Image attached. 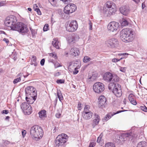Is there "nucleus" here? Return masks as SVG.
<instances>
[{"label":"nucleus","mask_w":147,"mask_h":147,"mask_svg":"<svg viewBox=\"0 0 147 147\" xmlns=\"http://www.w3.org/2000/svg\"><path fill=\"white\" fill-rule=\"evenodd\" d=\"M120 38L123 42H131L134 39L135 35L134 32L128 28L123 29L120 32Z\"/></svg>","instance_id":"f257e3e1"},{"label":"nucleus","mask_w":147,"mask_h":147,"mask_svg":"<svg viewBox=\"0 0 147 147\" xmlns=\"http://www.w3.org/2000/svg\"><path fill=\"white\" fill-rule=\"evenodd\" d=\"M30 134L33 139L38 140L42 136L43 131L41 127L38 125H34L30 128Z\"/></svg>","instance_id":"f03ea898"},{"label":"nucleus","mask_w":147,"mask_h":147,"mask_svg":"<svg viewBox=\"0 0 147 147\" xmlns=\"http://www.w3.org/2000/svg\"><path fill=\"white\" fill-rule=\"evenodd\" d=\"M109 89L112 90L113 93L117 97H120L122 94L121 86L118 84L110 83L108 86Z\"/></svg>","instance_id":"7ed1b4c3"},{"label":"nucleus","mask_w":147,"mask_h":147,"mask_svg":"<svg viewBox=\"0 0 147 147\" xmlns=\"http://www.w3.org/2000/svg\"><path fill=\"white\" fill-rule=\"evenodd\" d=\"M67 135L65 134H61L58 135L55 140L56 147H64V144L66 142Z\"/></svg>","instance_id":"20e7f679"},{"label":"nucleus","mask_w":147,"mask_h":147,"mask_svg":"<svg viewBox=\"0 0 147 147\" xmlns=\"http://www.w3.org/2000/svg\"><path fill=\"white\" fill-rule=\"evenodd\" d=\"M13 29L21 33L22 34L27 33L28 30L27 26L22 22L17 23L14 26H12Z\"/></svg>","instance_id":"39448f33"},{"label":"nucleus","mask_w":147,"mask_h":147,"mask_svg":"<svg viewBox=\"0 0 147 147\" xmlns=\"http://www.w3.org/2000/svg\"><path fill=\"white\" fill-rule=\"evenodd\" d=\"M78 28L77 22L76 20L68 21L66 25V29L67 31L70 32L75 31Z\"/></svg>","instance_id":"423d86ee"},{"label":"nucleus","mask_w":147,"mask_h":147,"mask_svg":"<svg viewBox=\"0 0 147 147\" xmlns=\"http://www.w3.org/2000/svg\"><path fill=\"white\" fill-rule=\"evenodd\" d=\"M17 20L16 17L12 16L6 18L5 21V24L7 27H10L13 29L12 26H14L16 25Z\"/></svg>","instance_id":"0eeeda50"},{"label":"nucleus","mask_w":147,"mask_h":147,"mask_svg":"<svg viewBox=\"0 0 147 147\" xmlns=\"http://www.w3.org/2000/svg\"><path fill=\"white\" fill-rule=\"evenodd\" d=\"M105 44L109 47L115 48L118 46V41L117 39L114 38H111L105 41Z\"/></svg>","instance_id":"6e6552de"},{"label":"nucleus","mask_w":147,"mask_h":147,"mask_svg":"<svg viewBox=\"0 0 147 147\" xmlns=\"http://www.w3.org/2000/svg\"><path fill=\"white\" fill-rule=\"evenodd\" d=\"M93 89L94 92L97 93H100L105 89L104 84L100 82L95 83L93 85Z\"/></svg>","instance_id":"1a4fd4ad"},{"label":"nucleus","mask_w":147,"mask_h":147,"mask_svg":"<svg viewBox=\"0 0 147 147\" xmlns=\"http://www.w3.org/2000/svg\"><path fill=\"white\" fill-rule=\"evenodd\" d=\"M26 96L30 97L31 96H37V94L35 89L33 87H27L25 89Z\"/></svg>","instance_id":"9d476101"},{"label":"nucleus","mask_w":147,"mask_h":147,"mask_svg":"<svg viewBox=\"0 0 147 147\" xmlns=\"http://www.w3.org/2000/svg\"><path fill=\"white\" fill-rule=\"evenodd\" d=\"M21 108L23 111L26 112L28 115L30 114L32 112V108L27 102H24L22 103L21 105Z\"/></svg>","instance_id":"9b49d317"},{"label":"nucleus","mask_w":147,"mask_h":147,"mask_svg":"<svg viewBox=\"0 0 147 147\" xmlns=\"http://www.w3.org/2000/svg\"><path fill=\"white\" fill-rule=\"evenodd\" d=\"M119 26L118 23L115 22H112L109 24L107 26L108 30L111 32H115Z\"/></svg>","instance_id":"f8f14e48"},{"label":"nucleus","mask_w":147,"mask_h":147,"mask_svg":"<svg viewBox=\"0 0 147 147\" xmlns=\"http://www.w3.org/2000/svg\"><path fill=\"white\" fill-rule=\"evenodd\" d=\"M76 9V7L74 4H67L64 8V12L66 14L71 13L75 11Z\"/></svg>","instance_id":"ddd939ff"},{"label":"nucleus","mask_w":147,"mask_h":147,"mask_svg":"<svg viewBox=\"0 0 147 147\" xmlns=\"http://www.w3.org/2000/svg\"><path fill=\"white\" fill-rule=\"evenodd\" d=\"M131 137L130 134L127 133L122 134L121 136H117L116 141L121 144H122L125 141V138L128 137L129 138Z\"/></svg>","instance_id":"4468645a"},{"label":"nucleus","mask_w":147,"mask_h":147,"mask_svg":"<svg viewBox=\"0 0 147 147\" xmlns=\"http://www.w3.org/2000/svg\"><path fill=\"white\" fill-rule=\"evenodd\" d=\"M98 106L102 108L106 105V98L103 95L100 96L99 98Z\"/></svg>","instance_id":"2eb2a0df"},{"label":"nucleus","mask_w":147,"mask_h":147,"mask_svg":"<svg viewBox=\"0 0 147 147\" xmlns=\"http://www.w3.org/2000/svg\"><path fill=\"white\" fill-rule=\"evenodd\" d=\"M69 53L72 56L76 57L80 54V52L78 48L74 47L70 49Z\"/></svg>","instance_id":"dca6fc26"},{"label":"nucleus","mask_w":147,"mask_h":147,"mask_svg":"<svg viewBox=\"0 0 147 147\" xmlns=\"http://www.w3.org/2000/svg\"><path fill=\"white\" fill-rule=\"evenodd\" d=\"M104 7L115 10L116 8V7L115 4L112 1H107L106 3L105 4Z\"/></svg>","instance_id":"f3484780"},{"label":"nucleus","mask_w":147,"mask_h":147,"mask_svg":"<svg viewBox=\"0 0 147 147\" xmlns=\"http://www.w3.org/2000/svg\"><path fill=\"white\" fill-rule=\"evenodd\" d=\"M123 111H117L116 112H110L108 113L105 116V117H104L103 120L107 121V120L110 119L114 115H115L119 113L123 112Z\"/></svg>","instance_id":"a211bd4d"},{"label":"nucleus","mask_w":147,"mask_h":147,"mask_svg":"<svg viewBox=\"0 0 147 147\" xmlns=\"http://www.w3.org/2000/svg\"><path fill=\"white\" fill-rule=\"evenodd\" d=\"M121 13L123 15L127 16L129 12V10L128 7L123 6L120 8Z\"/></svg>","instance_id":"6ab92c4d"},{"label":"nucleus","mask_w":147,"mask_h":147,"mask_svg":"<svg viewBox=\"0 0 147 147\" xmlns=\"http://www.w3.org/2000/svg\"><path fill=\"white\" fill-rule=\"evenodd\" d=\"M112 74L108 72L103 75V78L104 80L107 82H110L112 81Z\"/></svg>","instance_id":"aec40b11"},{"label":"nucleus","mask_w":147,"mask_h":147,"mask_svg":"<svg viewBox=\"0 0 147 147\" xmlns=\"http://www.w3.org/2000/svg\"><path fill=\"white\" fill-rule=\"evenodd\" d=\"M98 74L96 73L93 72L91 75H89L87 78L88 81H93L96 79L97 78Z\"/></svg>","instance_id":"412c9836"},{"label":"nucleus","mask_w":147,"mask_h":147,"mask_svg":"<svg viewBox=\"0 0 147 147\" xmlns=\"http://www.w3.org/2000/svg\"><path fill=\"white\" fill-rule=\"evenodd\" d=\"M93 115V113L92 112L86 113L83 112L82 116L83 118L86 120H89L91 118Z\"/></svg>","instance_id":"4be33fe9"},{"label":"nucleus","mask_w":147,"mask_h":147,"mask_svg":"<svg viewBox=\"0 0 147 147\" xmlns=\"http://www.w3.org/2000/svg\"><path fill=\"white\" fill-rule=\"evenodd\" d=\"M115 10L111 9H108V8L103 7V11L104 14L105 16H109L114 12Z\"/></svg>","instance_id":"5701e85b"},{"label":"nucleus","mask_w":147,"mask_h":147,"mask_svg":"<svg viewBox=\"0 0 147 147\" xmlns=\"http://www.w3.org/2000/svg\"><path fill=\"white\" fill-rule=\"evenodd\" d=\"M26 96V99L29 104H32L36 99L37 96H31L30 97Z\"/></svg>","instance_id":"b1692460"},{"label":"nucleus","mask_w":147,"mask_h":147,"mask_svg":"<svg viewBox=\"0 0 147 147\" xmlns=\"http://www.w3.org/2000/svg\"><path fill=\"white\" fill-rule=\"evenodd\" d=\"M72 65L73 67H76L74 68L76 69H79L81 66V63L79 61H77L74 62L70 64L69 65V67H70Z\"/></svg>","instance_id":"393cba45"},{"label":"nucleus","mask_w":147,"mask_h":147,"mask_svg":"<svg viewBox=\"0 0 147 147\" xmlns=\"http://www.w3.org/2000/svg\"><path fill=\"white\" fill-rule=\"evenodd\" d=\"M78 38V36H70L68 38V41L69 43H74L77 40Z\"/></svg>","instance_id":"a878e982"},{"label":"nucleus","mask_w":147,"mask_h":147,"mask_svg":"<svg viewBox=\"0 0 147 147\" xmlns=\"http://www.w3.org/2000/svg\"><path fill=\"white\" fill-rule=\"evenodd\" d=\"M135 96L132 94H130L128 96V99L130 102L134 105L137 104V102L135 99Z\"/></svg>","instance_id":"bb28decb"},{"label":"nucleus","mask_w":147,"mask_h":147,"mask_svg":"<svg viewBox=\"0 0 147 147\" xmlns=\"http://www.w3.org/2000/svg\"><path fill=\"white\" fill-rule=\"evenodd\" d=\"M52 45L56 49H59L60 44L58 39L56 38H54L52 41Z\"/></svg>","instance_id":"cd10ccee"},{"label":"nucleus","mask_w":147,"mask_h":147,"mask_svg":"<svg viewBox=\"0 0 147 147\" xmlns=\"http://www.w3.org/2000/svg\"><path fill=\"white\" fill-rule=\"evenodd\" d=\"M23 76H24V78H25L27 77V76H23V74L21 73L19 74L17 76V78L14 80L13 81V83L14 84H15L18 82H20L21 80V78Z\"/></svg>","instance_id":"c85d7f7f"},{"label":"nucleus","mask_w":147,"mask_h":147,"mask_svg":"<svg viewBox=\"0 0 147 147\" xmlns=\"http://www.w3.org/2000/svg\"><path fill=\"white\" fill-rule=\"evenodd\" d=\"M119 80V77L115 74H112V81H111L112 83H115V82H117Z\"/></svg>","instance_id":"c756f323"},{"label":"nucleus","mask_w":147,"mask_h":147,"mask_svg":"<svg viewBox=\"0 0 147 147\" xmlns=\"http://www.w3.org/2000/svg\"><path fill=\"white\" fill-rule=\"evenodd\" d=\"M39 115V117L41 118H42L45 117H46V111L44 110H42L38 113Z\"/></svg>","instance_id":"7c9ffc66"},{"label":"nucleus","mask_w":147,"mask_h":147,"mask_svg":"<svg viewBox=\"0 0 147 147\" xmlns=\"http://www.w3.org/2000/svg\"><path fill=\"white\" fill-rule=\"evenodd\" d=\"M147 144L145 141L139 142L138 144L137 147H147Z\"/></svg>","instance_id":"2f4dec72"},{"label":"nucleus","mask_w":147,"mask_h":147,"mask_svg":"<svg viewBox=\"0 0 147 147\" xmlns=\"http://www.w3.org/2000/svg\"><path fill=\"white\" fill-rule=\"evenodd\" d=\"M89 112H91L90 110V107L89 105H86L84 107V111L83 112L87 113Z\"/></svg>","instance_id":"473e14b6"},{"label":"nucleus","mask_w":147,"mask_h":147,"mask_svg":"<svg viewBox=\"0 0 147 147\" xmlns=\"http://www.w3.org/2000/svg\"><path fill=\"white\" fill-rule=\"evenodd\" d=\"M100 121V120H96V119H94L93 120L92 124V126L93 128H94L96 125L98 124Z\"/></svg>","instance_id":"72a5a7b5"},{"label":"nucleus","mask_w":147,"mask_h":147,"mask_svg":"<svg viewBox=\"0 0 147 147\" xmlns=\"http://www.w3.org/2000/svg\"><path fill=\"white\" fill-rule=\"evenodd\" d=\"M58 97L60 101H61L63 99V96L60 91H58L57 92Z\"/></svg>","instance_id":"f704fd0d"},{"label":"nucleus","mask_w":147,"mask_h":147,"mask_svg":"<svg viewBox=\"0 0 147 147\" xmlns=\"http://www.w3.org/2000/svg\"><path fill=\"white\" fill-rule=\"evenodd\" d=\"M128 24V22L127 20L125 19H123L122 20L121 25L122 26H125L127 25Z\"/></svg>","instance_id":"c9c22d12"},{"label":"nucleus","mask_w":147,"mask_h":147,"mask_svg":"<svg viewBox=\"0 0 147 147\" xmlns=\"http://www.w3.org/2000/svg\"><path fill=\"white\" fill-rule=\"evenodd\" d=\"M57 0H49V1L53 6H55L57 5Z\"/></svg>","instance_id":"e433bc0d"},{"label":"nucleus","mask_w":147,"mask_h":147,"mask_svg":"<svg viewBox=\"0 0 147 147\" xmlns=\"http://www.w3.org/2000/svg\"><path fill=\"white\" fill-rule=\"evenodd\" d=\"M105 147H115V146L113 144L109 142L105 144Z\"/></svg>","instance_id":"4c0bfd02"},{"label":"nucleus","mask_w":147,"mask_h":147,"mask_svg":"<svg viewBox=\"0 0 147 147\" xmlns=\"http://www.w3.org/2000/svg\"><path fill=\"white\" fill-rule=\"evenodd\" d=\"M90 60L91 59L90 57L88 56H86L84 57V62L86 63L88 61H90Z\"/></svg>","instance_id":"58836bf2"},{"label":"nucleus","mask_w":147,"mask_h":147,"mask_svg":"<svg viewBox=\"0 0 147 147\" xmlns=\"http://www.w3.org/2000/svg\"><path fill=\"white\" fill-rule=\"evenodd\" d=\"M49 55L50 56L54 58L55 59H56L57 58V55L54 53H49Z\"/></svg>","instance_id":"ea45409f"},{"label":"nucleus","mask_w":147,"mask_h":147,"mask_svg":"<svg viewBox=\"0 0 147 147\" xmlns=\"http://www.w3.org/2000/svg\"><path fill=\"white\" fill-rule=\"evenodd\" d=\"M49 25L48 24H46L43 28V30L44 31H47L49 29Z\"/></svg>","instance_id":"a19ab883"},{"label":"nucleus","mask_w":147,"mask_h":147,"mask_svg":"<svg viewBox=\"0 0 147 147\" xmlns=\"http://www.w3.org/2000/svg\"><path fill=\"white\" fill-rule=\"evenodd\" d=\"M94 119H96V120H100V117L96 113H94Z\"/></svg>","instance_id":"79ce46f5"},{"label":"nucleus","mask_w":147,"mask_h":147,"mask_svg":"<svg viewBox=\"0 0 147 147\" xmlns=\"http://www.w3.org/2000/svg\"><path fill=\"white\" fill-rule=\"evenodd\" d=\"M13 53H12V54L10 56L11 57V58H13L14 59V61H15L16 60L17 58V55L16 54H13Z\"/></svg>","instance_id":"37998d69"},{"label":"nucleus","mask_w":147,"mask_h":147,"mask_svg":"<svg viewBox=\"0 0 147 147\" xmlns=\"http://www.w3.org/2000/svg\"><path fill=\"white\" fill-rule=\"evenodd\" d=\"M126 69V67H120L119 70L121 71L124 73L125 72Z\"/></svg>","instance_id":"c03bdc74"},{"label":"nucleus","mask_w":147,"mask_h":147,"mask_svg":"<svg viewBox=\"0 0 147 147\" xmlns=\"http://www.w3.org/2000/svg\"><path fill=\"white\" fill-rule=\"evenodd\" d=\"M57 84H62L64 83V80H58L57 81Z\"/></svg>","instance_id":"a18cd8bd"},{"label":"nucleus","mask_w":147,"mask_h":147,"mask_svg":"<svg viewBox=\"0 0 147 147\" xmlns=\"http://www.w3.org/2000/svg\"><path fill=\"white\" fill-rule=\"evenodd\" d=\"M88 25L89 26V29L90 30H92V23L90 21H89L88 23Z\"/></svg>","instance_id":"49530a36"},{"label":"nucleus","mask_w":147,"mask_h":147,"mask_svg":"<svg viewBox=\"0 0 147 147\" xmlns=\"http://www.w3.org/2000/svg\"><path fill=\"white\" fill-rule=\"evenodd\" d=\"M34 10L36 11L38 15H41V12L39 8L38 9L36 8Z\"/></svg>","instance_id":"de8ad7c7"},{"label":"nucleus","mask_w":147,"mask_h":147,"mask_svg":"<svg viewBox=\"0 0 147 147\" xmlns=\"http://www.w3.org/2000/svg\"><path fill=\"white\" fill-rule=\"evenodd\" d=\"M102 134H100V135L99 137H98V138L97 140V142L98 143H100V141L101 140L102 138Z\"/></svg>","instance_id":"09e8293b"},{"label":"nucleus","mask_w":147,"mask_h":147,"mask_svg":"<svg viewBox=\"0 0 147 147\" xmlns=\"http://www.w3.org/2000/svg\"><path fill=\"white\" fill-rule=\"evenodd\" d=\"M121 59H122V58H121V59H118L115 58L113 59H112V61L113 62L116 63L120 61Z\"/></svg>","instance_id":"8fccbe9b"},{"label":"nucleus","mask_w":147,"mask_h":147,"mask_svg":"<svg viewBox=\"0 0 147 147\" xmlns=\"http://www.w3.org/2000/svg\"><path fill=\"white\" fill-rule=\"evenodd\" d=\"M141 109L144 111L145 112L147 111V108H146L145 106H142L141 107Z\"/></svg>","instance_id":"3c124183"},{"label":"nucleus","mask_w":147,"mask_h":147,"mask_svg":"<svg viewBox=\"0 0 147 147\" xmlns=\"http://www.w3.org/2000/svg\"><path fill=\"white\" fill-rule=\"evenodd\" d=\"M96 144V143L94 142L90 143L89 146L88 147H94Z\"/></svg>","instance_id":"603ef678"},{"label":"nucleus","mask_w":147,"mask_h":147,"mask_svg":"<svg viewBox=\"0 0 147 147\" xmlns=\"http://www.w3.org/2000/svg\"><path fill=\"white\" fill-rule=\"evenodd\" d=\"M9 113V111L7 110H3L2 111V113L3 114H7Z\"/></svg>","instance_id":"864d4df0"},{"label":"nucleus","mask_w":147,"mask_h":147,"mask_svg":"<svg viewBox=\"0 0 147 147\" xmlns=\"http://www.w3.org/2000/svg\"><path fill=\"white\" fill-rule=\"evenodd\" d=\"M30 30L31 32L32 35L33 36L36 33L35 31L32 28H30Z\"/></svg>","instance_id":"5fc2aeb1"},{"label":"nucleus","mask_w":147,"mask_h":147,"mask_svg":"<svg viewBox=\"0 0 147 147\" xmlns=\"http://www.w3.org/2000/svg\"><path fill=\"white\" fill-rule=\"evenodd\" d=\"M45 62V59H42L41 60V61H40V62L41 65L42 66L44 64Z\"/></svg>","instance_id":"6e6d98bb"},{"label":"nucleus","mask_w":147,"mask_h":147,"mask_svg":"<svg viewBox=\"0 0 147 147\" xmlns=\"http://www.w3.org/2000/svg\"><path fill=\"white\" fill-rule=\"evenodd\" d=\"M61 115V114L59 113H57L56 114L55 116L57 118H60Z\"/></svg>","instance_id":"4d7b16f0"},{"label":"nucleus","mask_w":147,"mask_h":147,"mask_svg":"<svg viewBox=\"0 0 147 147\" xmlns=\"http://www.w3.org/2000/svg\"><path fill=\"white\" fill-rule=\"evenodd\" d=\"M78 69L74 68V70L73 71L74 74H76L78 73L79 71L77 70Z\"/></svg>","instance_id":"13d9d810"},{"label":"nucleus","mask_w":147,"mask_h":147,"mask_svg":"<svg viewBox=\"0 0 147 147\" xmlns=\"http://www.w3.org/2000/svg\"><path fill=\"white\" fill-rule=\"evenodd\" d=\"M3 40L7 44H8L9 42V40L7 38H4L3 39Z\"/></svg>","instance_id":"bf43d9fd"},{"label":"nucleus","mask_w":147,"mask_h":147,"mask_svg":"<svg viewBox=\"0 0 147 147\" xmlns=\"http://www.w3.org/2000/svg\"><path fill=\"white\" fill-rule=\"evenodd\" d=\"M55 67H58L61 66V65H60V64L58 63H55Z\"/></svg>","instance_id":"052dcab7"},{"label":"nucleus","mask_w":147,"mask_h":147,"mask_svg":"<svg viewBox=\"0 0 147 147\" xmlns=\"http://www.w3.org/2000/svg\"><path fill=\"white\" fill-rule=\"evenodd\" d=\"M22 134L23 137H24V136H25L26 134V131L24 130V131H22Z\"/></svg>","instance_id":"680f3d73"},{"label":"nucleus","mask_w":147,"mask_h":147,"mask_svg":"<svg viewBox=\"0 0 147 147\" xmlns=\"http://www.w3.org/2000/svg\"><path fill=\"white\" fill-rule=\"evenodd\" d=\"M61 73L59 72H57L55 74V76H58L60 75Z\"/></svg>","instance_id":"e2e57ef3"},{"label":"nucleus","mask_w":147,"mask_h":147,"mask_svg":"<svg viewBox=\"0 0 147 147\" xmlns=\"http://www.w3.org/2000/svg\"><path fill=\"white\" fill-rule=\"evenodd\" d=\"M5 3V2L4 1L0 2V7L3 6Z\"/></svg>","instance_id":"0e129e2a"},{"label":"nucleus","mask_w":147,"mask_h":147,"mask_svg":"<svg viewBox=\"0 0 147 147\" xmlns=\"http://www.w3.org/2000/svg\"><path fill=\"white\" fill-rule=\"evenodd\" d=\"M33 61V62H35L36 61V57L35 56H33L32 57Z\"/></svg>","instance_id":"69168bd1"},{"label":"nucleus","mask_w":147,"mask_h":147,"mask_svg":"<svg viewBox=\"0 0 147 147\" xmlns=\"http://www.w3.org/2000/svg\"><path fill=\"white\" fill-rule=\"evenodd\" d=\"M33 7L34 9V10H35V9L36 8H37V9L38 8V6L36 4H35L33 6Z\"/></svg>","instance_id":"338daca9"},{"label":"nucleus","mask_w":147,"mask_h":147,"mask_svg":"<svg viewBox=\"0 0 147 147\" xmlns=\"http://www.w3.org/2000/svg\"><path fill=\"white\" fill-rule=\"evenodd\" d=\"M81 104H78V110H80L81 109Z\"/></svg>","instance_id":"774afa93"}]
</instances>
